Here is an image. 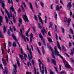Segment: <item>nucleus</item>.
<instances>
[{
	"instance_id": "f8f14e48",
	"label": "nucleus",
	"mask_w": 74,
	"mask_h": 74,
	"mask_svg": "<svg viewBox=\"0 0 74 74\" xmlns=\"http://www.w3.org/2000/svg\"><path fill=\"white\" fill-rule=\"evenodd\" d=\"M20 35L23 38V40H24L25 41H26V39H25V36L22 34H20Z\"/></svg>"
},
{
	"instance_id": "20e7f679",
	"label": "nucleus",
	"mask_w": 74,
	"mask_h": 74,
	"mask_svg": "<svg viewBox=\"0 0 74 74\" xmlns=\"http://www.w3.org/2000/svg\"><path fill=\"white\" fill-rule=\"evenodd\" d=\"M48 47H49V49H50V50L52 52V56L53 58H54V59H56L55 57V56H54L55 55V54H54V53H53V49L52 48V47H51L50 46H49Z\"/></svg>"
},
{
	"instance_id": "4be33fe9",
	"label": "nucleus",
	"mask_w": 74,
	"mask_h": 74,
	"mask_svg": "<svg viewBox=\"0 0 74 74\" xmlns=\"http://www.w3.org/2000/svg\"><path fill=\"white\" fill-rule=\"evenodd\" d=\"M19 56L20 58H21V60H23V59H24V58H23V56H22V55L19 54Z\"/></svg>"
},
{
	"instance_id": "423d86ee",
	"label": "nucleus",
	"mask_w": 74,
	"mask_h": 74,
	"mask_svg": "<svg viewBox=\"0 0 74 74\" xmlns=\"http://www.w3.org/2000/svg\"><path fill=\"white\" fill-rule=\"evenodd\" d=\"M23 18L25 21L26 22L27 21V22H29V20H28V18L26 16V15H23Z\"/></svg>"
},
{
	"instance_id": "bf43d9fd",
	"label": "nucleus",
	"mask_w": 74,
	"mask_h": 74,
	"mask_svg": "<svg viewBox=\"0 0 74 74\" xmlns=\"http://www.w3.org/2000/svg\"><path fill=\"white\" fill-rule=\"evenodd\" d=\"M30 41L31 42H32V37L30 38Z\"/></svg>"
},
{
	"instance_id": "c756f323",
	"label": "nucleus",
	"mask_w": 74,
	"mask_h": 74,
	"mask_svg": "<svg viewBox=\"0 0 74 74\" xmlns=\"http://www.w3.org/2000/svg\"><path fill=\"white\" fill-rule=\"evenodd\" d=\"M47 39H48L49 42H52V40H51V38H48Z\"/></svg>"
},
{
	"instance_id": "2eb2a0df",
	"label": "nucleus",
	"mask_w": 74,
	"mask_h": 74,
	"mask_svg": "<svg viewBox=\"0 0 74 74\" xmlns=\"http://www.w3.org/2000/svg\"><path fill=\"white\" fill-rule=\"evenodd\" d=\"M2 62L3 63V64H4V65L5 66V65H6V64H7V63L5 62V60H4V58H2Z\"/></svg>"
},
{
	"instance_id": "412c9836",
	"label": "nucleus",
	"mask_w": 74,
	"mask_h": 74,
	"mask_svg": "<svg viewBox=\"0 0 74 74\" xmlns=\"http://www.w3.org/2000/svg\"><path fill=\"white\" fill-rule=\"evenodd\" d=\"M13 19L14 23H15L16 22V19L15 18V16H13Z\"/></svg>"
},
{
	"instance_id": "9b49d317",
	"label": "nucleus",
	"mask_w": 74,
	"mask_h": 74,
	"mask_svg": "<svg viewBox=\"0 0 74 74\" xmlns=\"http://www.w3.org/2000/svg\"><path fill=\"white\" fill-rule=\"evenodd\" d=\"M44 64H42V68L43 70L40 71V72L42 73V74H44Z\"/></svg>"
},
{
	"instance_id": "bb28decb",
	"label": "nucleus",
	"mask_w": 74,
	"mask_h": 74,
	"mask_svg": "<svg viewBox=\"0 0 74 74\" xmlns=\"http://www.w3.org/2000/svg\"><path fill=\"white\" fill-rule=\"evenodd\" d=\"M34 74H36L37 73V74H39V73L38 72H37L36 71V68H34Z\"/></svg>"
},
{
	"instance_id": "7ed1b4c3",
	"label": "nucleus",
	"mask_w": 74,
	"mask_h": 74,
	"mask_svg": "<svg viewBox=\"0 0 74 74\" xmlns=\"http://www.w3.org/2000/svg\"><path fill=\"white\" fill-rule=\"evenodd\" d=\"M55 49V53L56 56H60V54L59 53V52L58 51V50L56 49V46H55L54 47Z\"/></svg>"
},
{
	"instance_id": "6ab92c4d",
	"label": "nucleus",
	"mask_w": 74,
	"mask_h": 74,
	"mask_svg": "<svg viewBox=\"0 0 74 74\" xmlns=\"http://www.w3.org/2000/svg\"><path fill=\"white\" fill-rule=\"evenodd\" d=\"M3 30V33H5L6 32V27L5 25L4 26Z\"/></svg>"
},
{
	"instance_id": "c03bdc74",
	"label": "nucleus",
	"mask_w": 74,
	"mask_h": 74,
	"mask_svg": "<svg viewBox=\"0 0 74 74\" xmlns=\"http://www.w3.org/2000/svg\"><path fill=\"white\" fill-rule=\"evenodd\" d=\"M50 74H55L51 70H50Z\"/></svg>"
},
{
	"instance_id": "de8ad7c7",
	"label": "nucleus",
	"mask_w": 74,
	"mask_h": 74,
	"mask_svg": "<svg viewBox=\"0 0 74 74\" xmlns=\"http://www.w3.org/2000/svg\"><path fill=\"white\" fill-rule=\"evenodd\" d=\"M65 74V72L64 71H62L60 74Z\"/></svg>"
},
{
	"instance_id": "ea45409f",
	"label": "nucleus",
	"mask_w": 74,
	"mask_h": 74,
	"mask_svg": "<svg viewBox=\"0 0 74 74\" xmlns=\"http://www.w3.org/2000/svg\"><path fill=\"white\" fill-rule=\"evenodd\" d=\"M42 52L43 54L45 53V51H44V47H42Z\"/></svg>"
},
{
	"instance_id": "09e8293b",
	"label": "nucleus",
	"mask_w": 74,
	"mask_h": 74,
	"mask_svg": "<svg viewBox=\"0 0 74 74\" xmlns=\"http://www.w3.org/2000/svg\"><path fill=\"white\" fill-rule=\"evenodd\" d=\"M29 64H30V66H32V64H31V63H29L28 62L27 63V65L28 67H29Z\"/></svg>"
},
{
	"instance_id": "603ef678",
	"label": "nucleus",
	"mask_w": 74,
	"mask_h": 74,
	"mask_svg": "<svg viewBox=\"0 0 74 74\" xmlns=\"http://www.w3.org/2000/svg\"><path fill=\"white\" fill-rule=\"evenodd\" d=\"M61 29H62V31L63 32V33H64V28H63V27H62Z\"/></svg>"
},
{
	"instance_id": "dca6fc26",
	"label": "nucleus",
	"mask_w": 74,
	"mask_h": 74,
	"mask_svg": "<svg viewBox=\"0 0 74 74\" xmlns=\"http://www.w3.org/2000/svg\"><path fill=\"white\" fill-rule=\"evenodd\" d=\"M57 42L58 44V47L59 49H60V50H61V48L60 47V44H59V42H58V41H57Z\"/></svg>"
},
{
	"instance_id": "69168bd1",
	"label": "nucleus",
	"mask_w": 74,
	"mask_h": 74,
	"mask_svg": "<svg viewBox=\"0 0 74 74\" xmlns=\"http://www.w3.org/2000/svg\"><path fill=\"white\" fill-rule=\"evenodd\" d=\"M71 62H73L74 61V60H73V58H71Z\"/></svg>"
},
{
	"instance_id": "f704fd0d",
	"label": "nucleus",
	"mask_w": 74,
	"mask_h": 74,
	"mask_svg": "<svg viewBox=\"0 0 74 74\" xmlns=\"http://www.w3.org/2000/svg\"><path fill=\"white\" fill-rule=\"evenodd\" d=\"M38 25L39 28H40V29H41V28H42V27L41 26L40 23H38Z\"/></svg>"
},
{
	"instance_id": "7c9ffc66",
	"label": "nucleus",
	"mask_w": 74,
	"mask_h": 74,
	"mask_svg": "<svg viewBox=\"0 0 74 74\" xmlns=\"http://www.w3.org/2000/svg\"><path fill=\"white\" fill-rule=\"evenodd\" d=\"M0 37L1 38H3V36L2 35V34L1 32V30H0Z\"/></svg>"
},
{
	"instance_id": "ddd939ff",
	"label": "nucleus",
	"mask_w": 74,
	"mask_h": 74,
	"mask_svg": "<svg viewBox=\"0 0 74 74\" xmlns=\"http://www.w3.org/2000/svg\"><path fill=\"white\" fill-rule=\"evenodd\" d=\"M65 67L68 69H70V68L71 67V66H70V65H69L68 63H67L65 65Z\"/></svg>"
},
{
	"instance_id": "a18cd8bd",
	"label": "nucleus",
	"mask_w": 74,
	"mask_h": 74,
	"mask_svg": "<svg viewBox=\"0 0 74 74\" xmlns=\"http://www.w3.org/2000/svg\"><path fill=\"white\" fill-rule=\"evenodd\" d=\"M8 44H9V47H11V43L10 42H8Z\"/></svg>"
},
{
	"instance_id": "2f4dec72",
	"label": "nucleus",
	"mask_w": 74,
	"mask_h": 74,
	"mask_svg": "<svg viewBox=\"0 0 74 74\" xmlns=\"http://www.w3.org/2000/svg\"><path fill=\"white\" fill-rule=\"evenodd\" d=\"M71 55H74V51H73V50H72L71 51V52L70 53Z\"/></svg>"
},
{
	"instance_id": "6e6d98bb",
	"label": "nucleus",
	"mask_w": 74,
	"mask_h": 74,
	"mask_svg": "<svg viewBox=\"0 0 74 74\" xmlns=\"http://www.w3.org/2000/svg\"><path fill=\"white\" fill-rule=\"evenodd\" d=\"M54 68L55 69V70L57 72V73H58V69H57V68L56 67H54Z\"/></svg>"
},
{
	"instance_id": "aec40b11",
	"label": "nucleus",
	"mask_w": 74,
	"mask_h": 74,
	"mask_svg": "<svg viewBox=\"0 0 74 74\" xmlns=\"http://www.w3.org/2000/svg\"><path fill=\"white\" fill-rule=\"evenodd\" d=\"M71 18H69L67 21L68 22V26H69V24H70V22H71Z\"/></svg>"
},
{
	"instance_id": "13d9d810",
	"label": "nucleus",
	"mask_w": 74,
	"mask_h": 74,
	"mask_svg": "<svg viewBox=\"0 0 74 74\" xmlns=\"http://www.w3.org/2000/svg\"><path fill=\"white\" fill-rule=\"evenodd\" d=\"M26 74H32V73L30 72L29 73L27 71L26 72Z\"/></svg>"
},
{
	"instance_id": "37998d69",
	"label": "nucleus",
	"mask_w": 74,
	"mask_h": 74,
	"mask_svg": "<svg viewBox=\"0 0 74 74\" xmlns=\"http://www.w3.org/2000/svg\"><path fill=\"white\" fill-rule=\"evenodd\" d=\"M64 22H66L67 21V18L65 17L64 19Z\"/></svg>"
},
{
	"instance_id": "b1692460",
	"label": "nucleus",
	"mask_w": 74,
	"mask_h": 74,
	"mask_svg": "<svg viewBox=\"0 0 74 74\" xmlns=\"http://www.w3.org/2000/svg\"><path fill=\"white\" fill-rule=\"evenodd\" d=\"M5 19L6 21V23H8V21H9V20H8V17H7L6 16H5Z\"/></svg>"
},
{
	"instance_id": "4468645a",
	"label": "nucleus",
	"mask_w": 74,
	"mask_h": 74,
	"mask_svg": "<svg viewBox=\"0 0 74 74\" xmlns=\"http://www.w3.org/2000/svg\"><path fill=\"white\" fill-rule=\"evenodd\" d=\"M12 37L14 39V40H15V41H17V40H16L17 39H16V36H15V35H14V34H12Z\"/></svg>"
},
{
	"instance_id": "8fccbe9b",
	"label": "nucleus",
	"mask_w": 74,
	"mask_h": 74,
	"mask_svg": "<svg viewBox=\"0 0 74 74\" xmlns=\"http://www.w3.org/2000/svg\"><path fill=\"white\" fill-rule=\"evenodd\" d=\"M40 5H41L42 7H43V6L44 5V3H43L42 2H40Z\"/></svg>"
},
{
	"instance_id": "39448f33",
	"label": "nucleus",
	"mask_w": 74,
	"mask_h": 74,
	"mask_svg": "<svg viewBox=\"0 0 74 74\" xmlns=\"http://www.w3.org/2000/svg\"><path fill=\"white\" fill-rule=\"evenodd\" d=\"M39 37L41 39V40H42V42H43L44 44L45 45V39L43 38V36L41 35V33L39 35Z\"/></svg>"
},
{
	"instance_id": "f257e3e1",
	"label": "nucleus",
	"mask_w": 74,
	"mask_h": 74,
	"mask_svg": "<svg viewBox=\"0 0 74 74\" xmlns=\"http://www.w3.org/2000/svg\"><path fill=\"white\" fill-rule=\"evenodd\" d=\"M11 3L12 4V5L11 8H10V14L9 13H8V18L9 19H10V17L11 16L12 17V12H11V10H12L13 12H14V14H16V12H15V10H14V8H13V2L12 1V0H11Z\"/></svg>"
},
{
	"instance_id": "f3484780",
	"label": "nucleus",
	"mask_w": 74,
	"mask_h": 74,
	"mask_svg": "<svg viewBox=\"0 0 74 74\" xmlns=\"http://www.w3.org/2000/svg\"><path fill=\"white\" fill-rule=\"evenodd\" d=\"M52 62L53 63V64H54V65H56V60H55L52 59L51 60Z\"/></svg>"
},
{
	"instance_id": "5701e85b",
	"label": "nucleus",
	"mask_w": 74,
	"mask_h": 74,
	"mask_svg": "<svg viewBox=\"0 0 74 74\" xmlns=\"http://www.w3.org/2000/svg\"><path fill=\"white\" fill-rule=\"evenodd\" d=\"M13 46L14 47H16V45L15 42H14L13 43Z\"/></svg>"
},
{
	"instance_id": "6e6552de",
	"label": "nucleus",
	"mask_w": 74,
	"mask_h": 74,
	"mask_svg": "<svg viewBox=\"0 0 74 74\" xmlns=\"http://www.w3.org/2000/svg\"><path fill=\"white\" fill-rule=\"evenodd\" d=\"M71 7H72L71 3V2H69L67 5V7L69 9H70V8H71Z\"/></svg>"
},
{
	"instance_id": "c85d7f7f",
	"label": "nucleus",
	"mask_w": 74,
	"mask_h": 74,
	"mask_svg": "<svg viewBox=\"0 0 74 74\" xmlns=\"http://www.w3.org/2000/svg\"><path fill=\"white\" fill-rule=\"evenodd\" d=\"M18 21L21 25H22V19L20 18H19Z\"/></svg>"
},
{
	"instance_id": "4c0bfd02",
	"label": "nucleus",
	"mask_w": 74,
	"mask_h": 74,
	"mask_svg": "<svg viewBox=\"0 0 74 74\" xmlns=\"http://www.w3.org/2000/svg\"><path fill=\"white\" fill-rule=\"evenodd\" d=\"M0 68H1V69L3 70H4V69H3V65H2V64H0Z\"/></svg>"
},
{
	"instance_id": "4d7b16f0",
	"label": "nucleus",
	"mask_w": 74,
	"mask_h": 74,
	"mask_svg": "<svg viewBox=\"0 0 74 74\" xmlns=\"http://www.w3.org/2000/svg\"><path fill=\"white\" fill-rule=\"evenodd\" d=\"M48 34L49 36H51V32H49L48 33Z\"/></svg>"
},
{
	"instance_id": "f03ea898",
	"label": "nucleus",
	"mask_w": 74,
	"mask_h": 74,
	"mask_svg": "<svg viewBox=\"0 0 74 74\" xmlns=\"http://www.w3.org/2000/svg\"><path fill=\"white\" fill-rule=\"evenodd\" d=\"M27 50L29 51V54L28 55V58L29 61H31V60L33 58V56H32V50L31 49H29V47L28 45H27Z\"/></svg>"
},
{
	"instance_id": "9d476101",
	"label": "nucleus",
	"mask_w": 74,
	"mask_h": 74,
	"mask_svg": "<svg viewBox=\"0 0 74 74\" xmlns=\"http://www.w3.org/2000/svg\"><path fill=\"white\" fill-rule=\"evenodd\" d=\"M3 22V17H2V16H0V26H2V24H1V23H2Z\"/></svg>"
},
{
	"instance_id": "a19ab883",
	"label": "nucleus",
	"mask_w": 74,
	"mask_h": 74,
	"mask_svg": "<svg viewBox=\"0 0 74 74\" xmlns=\"http://www.w3.org/2000/svg\"><path fill=\"white\" fill-rule=\"evenodd\" d=\"M17 62L18 66H19V60H17Z\"/></svg>"
},
{
	"instance_id": "c9c22d12",
	"label": "nucleus",
	"mask_w": 74,
	"mask_h": 74,
	"mask_svg": "<svg viewBox=\"0 0 74 74\" xmlns=\"http://www.w3.org/2000/svg\"><path fill=\"white\" fill-rule=\"evenodd\" d=\"M34 17L35 20H36V21H37L38 20L37 17V16H36V15H34Z\"/></svg>"
},
{
	"instance_id": "338daca9",
	"label": "nucleus",
	"mask_w": 74,
	"mask_h": 74,
	"mask_svg": "<svg viewBox=\"0 0 74 74\" xmlns=\"http://www.w3.org/2000/svg\"><path fill=\"white\" fill-rule=\"evenodd\" d=\"M35 3L36 8H38V6L37 5V3H36V2H35Z\"/></svg>"
},
{
	"instance_id": "680f3d73",
	"label": "nucleus",
	"mask_w": 74,
	"mask_h": 74,
	"mask_svg": "<svg viewBox=\"0 0 74 74\" xmlns=\"http://www.w3.org/2000/svg\"><path fill=\"white\" fill-rule=\"evenodd\" d=\"M13 29L14 31H16V28H15V26H14Z\"/></svg>"
},
{
	"instance_id": "864d4df0",
	"label": "nucleus",
	"mask_w": 74,
	"mask_h": 74,
	"mask_svg": "<svg viewBox=\"0 0 74 74\" xmlns=\"http://www.w3.org/2000/svg\"><path fill=\"white\" fill-rule=\"evenodd\" d=\"M37 50L40 55H41V53H40V50H39V49L38 48L37 49Z\"/></svg>"
},
{
	"instance_id": "1a4fd4ad",
	"label": "nucleus",
	"mask_w": 74,
	"mask_h": 74,
	"mask_svg": "<svg viewBox=\"0 0 74 74\" xmlns=\"http://www.w3.org/2000/svg\"><path fill=\"white\" fill-rule=\"evenodd\" d=\"M8 69L6 67H5V71H3V74H5V73H6V74H8Z\"/></svg>"
},
{
	"instance_id": "cd10ccee",
	"label": "nucleus",
	"mask_w": 74,
	"mask_h": 74,
	"mask_svg": "<svg viewBox=\"0 0 74 74\" xmlns=\"http://www.w3.org/2000/svg\"><path fill=\"white\" fill-rule=\"evenodd\" d=\"M55 19L56 20H57V18H58L57 14L56 12H55Z\"/></svg>"
},
{
	"instance_id": "e2e57ef3",
	"label": "nucleus",
	"mask_w": 74,
	"mask_h": 74,
	"mask_svg": "<svg viewBox=\"0 0 74 74\" xmlns=\"http://www.w3.org/2000/svg\"><path fill=\"white\" fill-rule=\"evenodd\" d=\"M62 48L64 51H66V49H65V47H64V46H62Z\"/></svg>"
},
{
	"instance_id": "79ce46f5",
	"label": "nucleus",
	"mask_w": 74,
	"mask_h": 74,
	"mask_svg": "<svg viewBox=\"0 0 74 74\" xmlns=\"http://www.w3.org/2000/svg\"><path fill=\"white\" fill-rule=\"evenodd\" d=\"M21 8L23 10V11H25V9H24V8H23V5H21Z\"/></svg>"
},
{
	"instance_id": "e433bc0d",
	"label": "nucleus",
	"mask_w": 74,
	"mask_h": 74,
	"mask_svg": "<svg viewBox=\"0 0 74 74\" xmlns=\"http://www.w3.org/2000/svg\"><path fill=\"white\" fill-rule=\"evenodd\" d=\"M70 32H71L72 34H74V33H73V30L71 29H70Z\"/></svg>"
},
{
	"instance_id": "3c124183",
	"label": "nucleus",
	"mask_w": 74,
	"mask_h": 74,
	"mask_svg": "<svg viewBox=\"0 0 74 74\" xmlns=\"http://www.w3.org/2000/svg\"><path fill=\"white\" fill-rule=\"evenodd\" d=\"M22 4H23L24 5L25 7L26 8V5H25V3H24V2H22Z\"/></svg>"
},
{
	"instance_id": "58836bf2",
	"label": "nucleus",
	"mask_w": 74,
	"mask_h": 74,
	"mask_svg": "<svg viewBox=\"0 0 74 74\" xmlns=\"http://www.w3.org/2000/svg\"><path fill=\"white\" fill-rule=\"evenodd\" d=\"M21 54H22V55H23L24 54H23V50H22V48L21 49Z\"/></svg>"
},
{
	"instance_id": "72a5a7b5",
	"label": "nucleus",
	"mask_w": 74,
	"mask_h": 74,
	"mask_svg": "<svg viewBox=\"0 0 74 74\" xmlns=\"http://www.w3.org/2000/svg\"><path fill=\"white\" fill-rule=\"evenodd\" d=\"M29 5L31 10H33V7L32 6V5L31 3H29Z\"/></svg>"
},
{
	"instance_id": "0eeeda50",
	"label": "nucleus",
	"mask_w": 74,
	"mask_h": 74,
	"mask_svg": "<svg viewBox=\"0 0 74 74\" xmlns=\"http://www.w3.org/2000/svg\"><path fill=\"white\" fill-rule=\"evenodd\" d=\"M41 32H42L43 36H45V33L47 34V31L46 30H45V29H44V28H43L41 30Z\"/></svg>"
},
{
	"instance_id": "473e14b6",
	"label": "nucleus",
	"mask_w": 74,
	"mask_h": 74,
	"mask_svg": "<svg viewBox=\"0 0 74 74\" xmlns=\"http://www.w3.org/2000/svg\"><path fill=\"white\" fill-rule=\"evenodd\" d=\"M38 62H39V66L40 65H41V64H42V62L41 61V60H40V59H39L38 60Z\"/></svg>"
},
{
	"instance_id": "0e129e2a",
	"label": "nucleus",
	"mask_w": 74,
	"mask_h": 74,
	"mask_svg": "<svg viewBox=\"0 0 74 74\" xmlns=\"http://www.w3.org/2000/svg\"><path fill=\"white\" fill-rule=\"evenodd\" d=\"M22 29L23 30V31H24V29H25V28H24V27L23 26H22Z\"/></svg>"
},
{
	"instance_id": "a211bd4d",
	"label": "nucleus",
	"mask_w": 74,
	"mask_h": 74,
	"mask_svg": "<svg viewBox=\"0 0 74 74\" xmlns=\"http://www.w3.org/2000/svg\"><path fill=\"white\" fill-rule=\"evenodd\" d=\"M38 17H39V19L40 21L41 22V23H42V25H43V23L42 22V19H41V17H40V16H39V15H38Z\"/></svg>"
},
{
	"instance_id": "5fc2aeb1",
	"label": "nucleus",
	"mask_w": 74,
	"mask_h": 74,
	"mask_svg": "<svg viewBox=\"0 0 74 74\" xmlns=\"http://www.w3.org/2000/svg\"><path fill=\"white\" fill-rule=\"evenodd\" d=\"M32 64H34V61L33 60H32Z\"/></svg>"
},
{
	"instance_id": "a878e982",
	"label": "nucleus",
	"mask_w": 74,
	"mask_h": 74,
	"mask_svg": "<svg viewBox=\"0 0 74 74\" xmlns=\"http://www.w3.org/2000/svg\"><path fill=\"white\" fill-rule=\"evenodd\" d=\"M59 9H60V8H59V5H58L56 8V10H57V11H60Z\"/></svg>"
},
{
	"instance_id": "49530a36",
	"label": "nucleus",
	"mask_w": 74,
	"mask_h": 74,
	"mask_svg": "<svg viewBox=\"0 0 74 74\" xmlns=\"http://www.w3.org/2000/svg\"><path fill=\"white\" fill-rule=\"evenodd\" d=\"M8 34L9 36H10V29H9L8 31Z\"/></svg>"
},
{
	"instance_id": "774afa93",
	"label": "nucleus",
	"mask_w": 74,
	"mask_h": 74,
	"mask_svg": "<svg viewBox=\"0 0 74 74\" xmlns=\"http://www.w3.org/2000/svg\"><path fill=\"white\" fill-rule=\"evenodd\" d=\"M24 57L25 58H27V56L26 55V54H24Z\"/></svg>"
},
{
	"instance_id": "052dcab7",
	"label": "nucleus",
	"mask_w": 74,
	"mask_h": 74,
	"mask_svg": "<svg viewBox=\"0 0 74 74\" xmlns=\"http://www.w3.org/2000/svg\"><path fill=\"white\" fill-rule=\"evenodd\" d=\"M31 36L32 38H33V34L32 33H31Z\"/></svg>"
},
{
	"instance_id": "393cba45",
	"label": "nucleus",
	"mask_w": 74,
	"mask_h": 74,
	"mask_svg": "<svg viewBox=\"0 0 74 74\" xmlns=\"http://www.w3.org/2000/svg\"><path fill=\"white\" fill-rule=\"evenodd\" d=\"M2 7L4 8V9H5V5H4V3H3V2H2Z\"/></svg>"
}]
</instances>
